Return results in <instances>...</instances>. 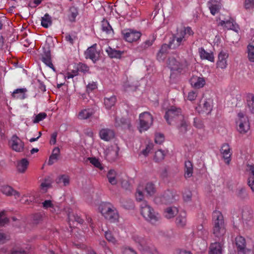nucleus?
<instances>
[{
	"mask_svg": "<svg viewBox=\"0 0 254 254\" xmlns=\"http://www.w3.org/2000/svg\"><path fill=\"white\" fill-rule=\"evenodd\" d=\"M212 221L213 235L218 239V241L223 240L226 229L223 216L220 211L215 210L213 212Z\"/></svg>",
	"mask_w": 254,
	"mask_h": 254,
	"instance_id": "f257e3e1",
	"label": "nucleus"
},
{
	"mask_svg": "<svg viewBox=\"0 0 254 254\" xmlns=\"http://www.w3.org/2000/svg\"><path fill=\"white\" fill-rule=\"evenodd\" d=\"M141 214L148 221L154 224L160 219V215L148 204L146 201H143L140 205Z\"/></svg>",
	"mask_w": 254,
	"mask_h": 254,
	"instance_id": "f03ea898",
	"label": "nucleus"
},
{
	"mask_svg": "<svg viewBox=\"0 0 254 254\" xmlns=\"http://www.w3.org/2000/svg\"><path fill=\"white\" fill-rule=\"evenodd\" d=\"M101 213L104 217L111 222L118 220L119 214L116 208L110 203H103L100 206Z\"/></svg>",
	"mask_w": 254,
	"mask_h": 254,
	"instance_id": "7ed1b4c3",
	"label": "nucleus"
},
{
	"mask_svg": "<svg viewBox=\"0 0 254 254\" xmlns=\"http://www.w3.org/2000/svg\"><path fill=\"white\" fill-rule=\"evenodd\" d=\"M179 198V196L175 192L171 190H167L160 196L155 197L154 202L157 204H169L175 202Z\"/></svg>",
	"mask_w": 254,
	"mask_h": 254,
	"instance_id": "20e7f679",
	"label": "nucleus"
},
{
	"mask_svg": "<svg viewBox=\"0 0 254 254\" xmlns=\"http://www.w3.org/2000/svg\"><path fill=\"white\" fill-rule=\"evenodd\" d=\"M184 116L182 114V110L180 108L171 106L165 113L164 118L169 125H173L179 120L183 119Z\"/></svg>",
	"mask_w": 254,
	"mask_h": 254,
	"instance_id": "39448f33",
	"label": "nucleus"
},
{
	"mask_svg": "<svg viewBox=\"0 0 254 254\" xmlns=\"http://www.w3.org/2000/svg\"><path fill=\"white\" fill-rule=\"evenodd\" d=\"M167 64L171 70L176 71L179 73L188 66V64L186 60L179 62L174 57L168 58Z\"/></svg>",
	"mask_w": 254,
	"mask_h": 254,
	"instance_id": "423d86ee",
	"label": "nucleus"
},
{
	"mask_svg": "<svg viewBox=\"0 0 254 254\" xmlns=\"http://www.w3.org/2000/svg\"><path fill=\"white\" fill-rule=\"evenodd\" d=\"M153 123L152 115L147 112H143L139 115V131L147 130Z\"/></svg>",
	"mask_w": 254,
	"mask_h": 254,
	"instance_id": "0eeeda50",
	"label": "nucleus"
},
{
	"mask_svg": "<svg viewBox=\"0 0 254 254\" xmlns=\"http://www.w3.org/2000/svg\"><path fill=\"white\" fill-rule=\"evenodd\" d=\"M186 40V37H184V33H181L178 30L176 34L172 35L169 43L172 49H175L183 44Z\"/></svg>",
	"mask_w": 254,
	"mask_h": 254,
	"instance_id": "6e6552de",
	"label": "nucleus"
},
{
	"mask_svg": "<svg viewBox=\"0 0 254 254\" xmlns=\"http://www.w3.org/2000/svg\"><path fill=\"white\" fill-rule=\"evenodd\" d=\"M122 34L123 38L128 42H133L138 40L140 36L141 33L135 30L131 29H124L122 31Z\"/></svg>",
	"mask_w": 254,
	"mask_h": 254,
	"instance_id": "1a4fd4ad",
	"label": "nucleus"
},
{
	"mask_svg": "<svg viewBox=\"0 0 254 254\" xmlns=\"http://www.w3.org/2000/svg\"><path fill=\"white\" fill-rule=\"evenodd\" d=\"M41 61L48 66L55 70V67L52 62L51 54L49 45L43 47V53L41 54Z\"/></svg>",
	"mask_w": 254,
	"mask_h": 254,
	"instance_id": "9d476101",
	"label": "nucleus"
},
{
	"mask_svg": "<svg viewBox=\"0 0 254 254\" xmlns=\"http://www.w3.org/2000/svg\"><path fill=\"white\" fill-rule=\"evenodd\" d=\"M97 44H94L89 47L84 53L86 59H90L93 63L97 61L100 57V53L96 50Z\"/></svg>",
	"mask_w": 254,
	"mask_h": 254,
	"instance_id": "9b49d317",
	"label": "nucleus"
},
{
	"mask_svg": "<svg viewBox=\"0 0 254 254\" xmlns=\"http://www.w3.org/2000/svg\"><path fill=\"white\" fill-rule=\"evenodd\" d=\"M11 148L16 152H21L23 150L24 142L16 135H13L10 141Z\"/></svg>",
	"mask_w": 254,
	"mask_h": 254,
	"instance_id": "f8f14e48",
	"label": "nucleus"
},
{
	"mask_svg": "<svg viewBox=\"0 0 254 254\" xmlns=\"http://www.w3.org/2000/svg\"><path fill=\"white\" fill-rule=\"evenodd\" d=\"M176 124L180 134L184 135L187 133L189 129V124L184 116L183 117V119L179 120Z\"/></svg>",
	"mask_w": 254,
	"mask_h": 254,
	"instance_id": "ddd939ff",
	"label": "nucleus"
},
{
	"mask_svg": "<svg viewBox=\"0 0 254 254\" xmlns=\"http://www.w3.org/2000/svg\"><path fill=\"white\" fill-rule=\"evenodd\" d=\"M235 241L238 254H246L248 250L246 248L245 238L242 236H238L236 238Z\"/></svg>",
	"mask_w": 254,
	"mask_h": 254,
	"instance_id": "4468645a",
	"label": "nucleus"
},
{
	"mask_svg": "<svg viewBox=\"0 0 254 254\" xmlns=\"http://www.w3.org/2000/svg\"><path fill=\"white\" fill-rule=\"evenodd\" d=\"M231 148L228 143H224L221 148L220 152L223 155V158L225 160L227 164H229L231 161V156L232 153L231 152Z\"/></svg>",
	"mask_w": 254,
	"mask_h": 254,
	"instance_id": "2eb2a0df",
	"label": "nucleus"
},
{
	"mask_svg": "<svg viewBox=\"0 0 254 254\" xmlns=\"http://www.w3.org/2000/svg\"><path fill=\"white\" fill-rule=\"evenodd\" d=\"M171 49H172V48H171V46H170L169 43L168 44H163L160 50L157 54L156 58L157 60L160 62L163 61L168 53L169 50Z\"/></svg>",
	"mask_w": 254,
	"mask_h": 254,
	"instance_id": "dca6fc26",
	"label": "nucleus"
},
{
	"mask_svg": "<svg viewBox=\"0 0 254 254\" xmlns=\"http://www.w3.org/2000/svg\"><path fill=\"white\" fill-rule=\"evenodd\" d=\"M228 57V54L224 51H221L218 55V60L217 63V67L222 69L227 67V59Z\"/></svg>",
	"mask_w": 254,
	"mask_h": 254,
	"instance_id": "f3484780",
	"label": "nucleus"
},
{
	"mask_svg": "<svg viewBox=\"0 0 254 254\" xmlns=\"http://www.w3.org/2000/svg\"><path fill=\"white\" fill-rule=\"evenodd\" d=\"M207 6L211 13L214 15L219 11L221 5L219 0H210L207 2Z\"/></svg>",
	"mask_w": 254,
	"mask_h": 254,
	"instance_id": "a211bd4d",
	"label": "nucleus"
},
{
	"mask_svg": "<svg viewBox=\"0 0 254 254\" xmlns=\"http://www.w3.org/2000/svg\"><path fill=\"white\" fill-rule=\"evenodd\" d=\"M0 190L3 194L6 196H9L13 195L15 198H18L20 196V193L18 191L15 190L11 186L8 185L2 186Z\"/></svg>",
	"mask_w": 254,
	"mask_h": 254,
	"instance_id": "6ab92c4d",
	"label": "nucleus"
},
{
	"mask_svg": "<svg viewBox=\"0 0 254 254\" xmlns=\"http://www.w3.org/2000/svg\"><path fill=\"white\" fill-rule=\"evenodd\" d=\"M190 82L193 87L199 89L203 87L205 84V80L203 77L195 76L191 78Z\"/></svg>",
	"mask_w": 254,
	"mask_h": 254,
	"instance_id": "aec40b11",
	"label": "nucleus"
},
{
	"mask_svg": "<svg viewBox=\"0 0 254 254\" xmlns=\"http://www.w3.org/2000/svg\"><path fill=\"white\" fill-rule=\"evenodd\" d=\"M115 126L116 127H122L125 128L129 129L131 127L130 121L126 118H120L117 117L115 118Z\"/></svg>",
	"mask_w": 254,
	"mask_h": 254,
	"instance_id": "412c9836",
	"label": "nucleus"
},
{
	"mask_svg": "<svg viewBox=\"0 0 254 254\" xmlns=\"http://www.w3.org/2000/svg\"><path fill=\"white\" fill-rule=\"evenodd\" d=\"M100 138L105 141H109L114 137L115 133L110 129L103 128L99 132Z\"/></svg>",
	"mask_w": 254,
	"mask_h": 254,
	"instance_id": "4be33fe9",
	"label": "nucleus"
},
{
	"mask_svg": "<svg viewBox=\"0 0 254 254\" xmlns=\"http://www.w3.org/2000/svg\"><path fill=\"white\" fill-rule=\"evenodd\" d=\"M223 244L221 242L212 243L209 247V254H222Z\"/></svg>",
	"mask_w": 254,
	"mask_h": 254,
	"instance_id": "5701e85b",
	"label": "nucleus"
},
{
	"mask_svg": "<svg viewBox=\"0 0 254 254\" xmlns=\"http://www.w3.org/2000/svg\"><path fill=\"white\" fill-rule=\"evenodd\" d=\"M132 240L137 244H138V249L140 250V249H142L143 247L146 246V244L149 242L146 238L138 235V234H134L132 236Z\"/></svg>",
	"mask_w": 254,
	"mask_h": 254,
	"instance_id": "b1692460",
	"label": "nucleus"
},
{
	"mask_svg": "<svg viewBox=\"0 0 254 254\" xmlns=\"http://www.w3.org/2000/svg\"><path fill=\"white\" fill-rule=\"evenodd\" d=\"M213 100L210 99H204L200 101V106L202 107L203 112L210 113L212 110Z\"/></svg>",
	"mask_w": 254,
	"mask_h": 254,
	"instance_id": "393cba45",
	"label": "nucleus"
},
{
	"mask_svg": "<svg viewBox=\"0 0 254 254\" xmlns=\"http://www.w3.org/2000/svg\"><path fill=\"white\" fill-rule=\"evenodd\" d=\"M198 52L201 59L207 60L210 62L214 61V57L212 53H208L202 47L199 48Z\"/></svg>",
	"mask_w": 254,
	"mask_h": 254,
	"instance_id": "a878e982",
	"label": "nucleus"
},
{
	"mask_svg": "<svg viewBox=\"0 0 254 254\" xmlns=\"http://www.w3.org/2000/svg\"><path fill=\"white\" fill-rule=\"evenodd\" d=\"M94 114V112L93 109H85L79 112L78 118L80 120H86L90 118Z\"/></svg>",
	"mask_w": 254,
	"mask_h": 254,
	"instance_id": "bb28decb",
	"label": "nucleus"
},
{
	"mask_svg": "<svg viewBox=\"0 0 254 254\" xmlns=\"http://www.w3.org/2000/svg\"><path fill=\"white\" fill-rule=\"evenodd\" d=\"M109 57L111 58L120 59L124 54L123 51L117 50L109 47L106 50Z\"/></svg>",
	"mask_w": 254,
	"mask_h": 254,
	"instance_id": "cd10ccee",
	"label": "nucleus"
},
{
	"mask_svg": "<svg viewBox=\"0 0 254 254\" xmlns=\"http://www.w3.org/2000/svg\"><path fill=\"white\" fill-rule=\"evenodd\" d=\"M143 247L142 249H140L139 250L141 252L142 254H157V252L155 247L150 244L149 242L147 244Z\"/></svg>",
	"mask_w": 254,
	"mask_h": 254,
	"instance_id": "c85d7f7f",
	"label": "nucleus"
},
{
	"mask_svg": "<svg viewBox=\"0 0 254 254\" xmlns=\"http://www.w3.org/2000/svg\"><path fill=\"white\" fill-rule=\"evenodd\" d=\"M185 178H189L192 176L193 174V165L192 163L189 160L186 161L185 163Z\"/></svg>",
	"mask_w": 254,
	"mask_h": 254,
	"instance_id": "c756f323",
	"label": "nucleus"
},
{
	"mask_svg": "<svg viewBox=\"0 0 254 254\" xmlns=\"http://www.w3.org/2000/svg\"><path fill=\"white\" fill-rule=\"evenodd\" d=\"M26 92L27 89L26 88L16 89L13 92L12 96L14 98L23 100L26 97L25 94Z\"/></svg>",
	"mask_w": 254,
	"mask_h": 254,
	"instance_id": "7c9ffc66",
	"label": "nucleus"
},
{
	"mask_svg": "<svg viewBox=\"0 0 254 254\" xmlns=\"http://www.w3.org/2000/svg\"><path fill=\"white\" fill-rule=\"evenodd\" d=\"M155 38L153 37L151 40L148 39L142 43L139 46L136 48V51L139 52H142L145 51L149 47L152 45Z\"/></svg>",
	"mask_w": 254,
	"mask_h": 254,
	"instance_id": "2f4dec72",
	"label": "nucleus"
},
{
	"mask_svg": "<svg viewBox=\"0 0 254 254\" xmlns=\"http://www.w3.org/2000/svg\"><path fill=\"white\" fill-rule=\"evenodd\" d=\"M239 127L238 130L240 133H245L248 131L250 128V126L248 119H245L241 122H238Z\"/></svg>",
	"mask_w": 254,
	"mask_h": 254,
	"instance_id": "473e14b6",
	"label": "nucleus"
},
{
	"mask_svg": "<svg viewBox=\"0 0 254 254\" xmlns=\"http://www.w3.org/2000/svg\"><path fill=\"white\" fill-rule=\"evenodd\" d=\"M119 148L118 147H112L106 151L107 157L111 160H114L118 156Z\"/></svg>",
	"mask_w": 254,
	"mask_h": 254,
	"instance_id": "72a5a7b5",
	"label": "nucleus"
},
{
	"mask_svg": "<svg viewBox=\"0 0 254 254\" xmlns=\"http://www.w3.org/2000/svg\"><path fill=\"white\" fill-rule=\"evenodd\" d=\"M60 153V150L59 147H56L53 149L52 153L50 155L48 161V164L49 165H53L58 160Z\"/></svg>",
	"mask_w": 254,
	"mask_h": 254,
	"instance_id": "f704fd0d",
	"label": "nucleus"
},
{
	"mask_svg": "<svg viewBox=\"0 0 254 254\" xmlns=\"http://www.w3.org/2000/svg\"><path fill=\"white\" fill-rule=\"evenodd\" d=\"M249 111L252 113H254V95L253 94H249L247 96V106Z\"/></svg>",
	"mask_w": 254,
	"mask_h": 254,
	"instance_id": "c9c22d12",
	"label": "nucleus"
},
{
	"mask_svg": "<svg viewBox=\"0 0 254 254\" xmlns=\"http://www.w3.org/2000/svg\"><path fill=\"white\" fill-rule=\"evenodd\" d=\"M178 212V209L176 207H169L167 208L165 211V216L168 219L173 218Z\"/></svg>",
	"mask_w": 254,
	"mask_h": 254,
	"instance_id": "e433bc0d",
	"label": "nucleus"
},
{
	"mask_svg": "<svg viewBox=\"0 0 254 254\" xmlns=\"http://www.w3.org/2000/svg\"><path fill=\"white\" fill-rule=\"evenodd\" d=\"M29 162L26 158L21 159L17 164V169L19 172L24 173L27 169Z\"/></svg>",
	"mask_w": 254,
	"mask_h": 254,
	"instance_id": "4c0bfd02",
	"label": "nucleus"
},
{
	"mask_svg": "<svg viewBox=\"0 0 254 254\" xmlns=\"http://www.w3.org/2000/svg\"><path fill=\"white\" fill-rule=\"evenodd\" d=\"M116 97L113 95L111 97H106L104 98V104L107 109H111L112 107L114 106L116 102Z\"/></svg>",
	"mask_w": 254,
	"mask_h": 254,
	"instance_id": "58836bf2",
	"label": "nucleus"
},
{
	"mask_svg": "<svg viewBox=\"0 0 254 254\" xmlns=\"http://www.w3.org/2000/svg\"><path fill=\"white\" fill-rule=\"evenodd\" d=\"M69 14L68 15L69 20L73 22L75 21V18L78 14V9L74 6L70 7L69 9Z\"/></svg>",
	"mask_w": 254,
	"mask_h": 254,
	"instance_id": "ea45409f",
	"label": "nucleus"
},
{
	"mask_svg": "<svg viewBox=\"0 0 254 254\" xmlns=\"http://www.w3.org/2000/svg\"><path fill=\"white\" fill-rule=\"evenodd\" d=\"M52 24V18L51 16L46 13L43 17L41 18V25L44 28H48Z\"/></svg>",
	"mask_w": 254,
	"mask_h": 254,
	"instance_id": "a19ab883",
	"label": "nucleus"
},
{
	"mask_svg": "<svg viewBox=\"0 0 254 254\" xmlns=\"http://www.w3.org/2000/svg\"><path fill=\"white\" fill-rule=\"evenodd\" d=\"M56 182L58 184H62L64 186H67L69 184V177L66 175H62L56 179Z\"/></svg>",
	"mask_w": 254,
	"mask_h": 254,
	"instance_id": "79ce46f5",
	"label": "nucleus"
},
{
	"mask_svg": "<svg viewBox=\"0 0 254 254\" xmlns=\"http://www.w3.org/2000/svg\"><path fill=\"white\" fill-rule=\"evenodd\" d=\"M102 30L105 32L107 34H112L114 32L113 29L108 20L104 19L102 21Z\"/></svg>",
	"mask_w": 254,
	"mask_h": 254,
	"instance_id": "37998d69",
	"label": "nucleus"
},
{
	"mask_svg": "<svg viewBox=\"0 0 254 254\" xmlns=\"http://www.w3.org/2000/svg\"><path fill=\"white\" fill-rule=\"evenodd\" d=\"M248 58L251 62L254 63V44L252 42L247 46Z\"/></svg>",
	"mask_w": 254,
	"mask_h": 254,
	"instance_id": "c03bdc74",
	"label": "nucleus"
},
{
	"mask_svg": "<svg viewBox=\"0 0 254 254\" xmlns=\"http://www.w3.org/2000/svg\"><path fill=\"white\" fill-rule=\"evenodd\" d=\"M116 176V173L114 170H110L108 172L107 178L108 179L109 182L112 185H116L117 183Z\"/></svg>",
	"mask_w": 254,
	"mask_h": 254,
	"instance_id": "a18cd8bd",
	"label": "nucleus"
},
{
	"mask_svg": "<svg viewBox=\"0 0 254 254\" xmlns=\"http://www.w3.org/2000/svg\"><path fill=\"white\" fill-rule=\"evenodd\" d=\"M236 195L240 199L244 200L248 198V194L245 188H239L237 190Z\"/></svg>",
	"mask_w": 254,
	"mask_h": 254,
	"instance_id": "49530a36",
	"label": "nucleus"
},
{
	"mask_svg": "<svg viewBox=\"0 0 254 254\" xmlns=\"http://www.w3.org/2000/svg\"><path fill=\"white\" fill-rule=\"evenodd\" d=\"M186 214L185 212L181 213L176 218V223L179 226L183 227L186 225Z\"/></svg>",
	"mask_w": 254,
	"mask_h": 254,
	"instance_id": "de8ad7c7",
	"label": "nucleus"
},
{
	"mask_svg": "<svg viewBox=\"0 0 254 254\" xmlns=\"http://www.w3.org/2000/svg\"><path fill=\"white\" fill-rule=\"evenodd\" d=\"M225 27L227 29L233 30L236 32H238L239 29L238 25L232 19L226 21Z\"/></svg>",
	"mask_w": 254,
	"mask_h": 254,
	"instance_id": "09e8293b",
	"label": "nucleus"
},
{
	"mask_svg": "<svg viewBox=\"0 0 254 254\" xmlns=\"http://www.w3.org/2000/svg\"><path fill=\"white\" fill-rule=\"evenodd\" d=\"M196 234L198 237L204 238L208 235V232L206 230L204 229L202 225H199L196 228Z\"/></svg>",
	"mask_w": 254,
	"mask_h": 254,
	"instance_id": "8fccbe9b",
	"label": "nucleus"
},
{
	"mask_svg": "<svg viewBox=\"0 0 254 254\" xmlns=\"http://www.w3.org/2000/svg\"><path fill=\"white\" fill-rule=\"evenodd\" d=\"M145 190L147 194L149 196L153 195L156 191V189L154 185L152 183H148L146 184Z\"/></svg>",
	"mask_w": 254,
	"mask_h": 254,
	"instance_id": "3c124183",
	"label": "nucleus"
},
{
	"mask_svg": "<svg viewBox=\"0 0 254 254\" xmlns=\"http://www.w3.org/2000/svg\"><path fill=\"white\" fill-rule=\"evenodd\" d=\"M9 254H28V253L21 247L15 246L10 250Z\"/></svg>",
	"mask_w": 254,
	"mask_h": 254,
	"instance_id": "603ef678",
	"label": "nucleus"
},
{
	"mask_svg": "<svg viewBox=\"0 0 254 254\" xmlns=\"http://www.w3.org/2000/svg\"><path fill=\"white\" fill-rule=\"evenodd\" d=\"M165 154L164 151L161 149L158 150L155 153L154 160L156 162H159L162 161L165 157Z\"/></svg>",
	"mask_w": 254,
	"mask_h": 254,
	"instance_id": "864d4df0",
	"label": "nucleus"
},
{
	"mask_svg": "<svg viewBox=\"0 0 254 254\" xmlns=\"http://www.w3.org/2000/svg\"><path fill=\"white\" fill-rule=\"evenodd\" d=\"M105 237L106 240L110 243L115 245L117 243V240L114 237L111 231H106L105 233Z\"/></svg>",
	"mask_w": 254,
	"mask_h": 254,
	"instance_id": "5fc2aeb1",
	"label": "nucleus"
},
{
	"mask_svg": "<svg viewBox=\"0 0 254 254\" xmlns=\"http://www.w3.org/2000/svg\"><path fill=\"white\" fill-rule=\"evenodd\" d=\"M5 214L6 212L4 210L0 212V227L3 226L9 222V219Z\"/></svg>",
	"mask_w": 254,
	"mask_h": 254,
	"instance_id": "6e6d98bb",
	"label": "nucleus"
},
{
	"mask_svg": "<svg viewBox=\"0 0 254 254\" xmlns=\"http://www.w3.org/2000/svg\"><path fill=\"white\" fill-rule=\"evenodd\" d=\"M77 69L76 71H80L85 74L89 72V67L84 64L79 63L77 65Z\"/></svg>",
	"mask_w": 254,
	"mask_h": 254,
	"instance_id": "4d7b16f0",
	"label": "nucleus"
},
{
	"mask_svg": "<svg viewBox=\"0 0 254 254\" xmlns=\"http://www.w3.org/2000/svg\"><path fill=\"white\" fill-rule=\"evenodd\" d=\"M90 162L95 167L99 168L100 170H102L103 169V167L102 166L99 160L94 157V158H89Z\"/></svg>",
	"mask_w": 254,
	"mask_h": 254,
	"instance_id": "13d9d810",
	"label": "nucleus"
},
{
	"mask_svg": "<svg viewBox=\"0 0 254 254\" xmlns=\"http://www.w3.org/2000/svg\"><path fill=\"white\" fill-rule=\"evenodd\" d=\"M47 117L46 113L44 112L40 113L36 116L34 120H33V123H38L39 122L42 121L44 119H45Z\"/></svg>",
	"mask_w": 254,
	"mask_h": 254,
	"instance_id": "bf43d9fd",
	"label": "nucleus"
},
{
	"mask_svg": "<svg viewBox=\"0 0 254 254\" xmlns=\"http://www.w3.org/2000/svg\"><path fill=\"white\" fill-rule=\"evenodd\" d=\"M193 125L195 127L199 129H201L204 127L202 121L197 118H194Z\"/></svg>",
	"mask_w": 254,
	"mask_h": 254,
	"instance_id": "052dcab7",
	"label": "nucleus"
},
{
	"mask_svg": "<svg viewBox=\"0 0 254 254\" xmlns=\"http://www.w3.org/2000/svg\"><path fill=\"white\" fill-rule=\"evenodd\" d=\"M97 88V84L95 82H92L89 83L86 86V91L89 94L94 90Z\"/></svg>",
	"mask_w": 254,
	"mask_h": 254,
	"instance_id": "680f3d73",
	"label": "nucleus"
},
{
	"mask_svg": "<svg viewBox=\"0 0 254 254\" xmlns=\"http://www.w3.org/2000/svg\"><path fill=\"white\" fill-rule=\"evenodd\" d=\"M99 245L104 249L106 254H110L111 251L110 249L107 246V243L104 240H101L99 242Z\"/></svg>",
	"mask_w": 254,
	"mask_h": 254,
	"instance_id": "e2e57ef3",
	"label": "nucleus"
},
{
	"mask_svg": "<svg viewBox=\"0 0 254 254\" xmlns=\"http://www.w3.org/2000/svg\"><path fill=\"white\" fill-rule=\"evenodd\" d=\"M164 140V136L163 134L157 133L155 135V141L156 143L161 144Z\"/></svg>",
	"mask_w": 254,
	"mask_h": 254,
	"instance_id": "0e129e2a",
	"label": "nucleus"
},
{
	"mask_svg": "<svg viewBox=\"0 0 254 254\" xmlns=\"http://www.w3.org/2000/svg\"><path fill=\"white\" fill-rule=\"evenodd\" d=\"M244 6L246 9H251L254 7V0H245Z\"/></svg>",
	"mask_w": 254,
	"mask_h": 254,
	"instance_id": "69168bd1",
	"label": "nucleus"
},
{
	"mask_svg": "<svg viewBox=\"0 0 254 254\" xmlns=\"http://www.w3.org/2000/svg\"><path fill=\"white\" fill-rule=\"evenodd\" d=\"M181 33H184V37H186V35L188 34L189 36L193 34V32L190 27L185 28L184 30H181L179 31Z\"/></svg>",
	"mask_w": 254,
	"mask_h": 254,
	"instance_id": "338daca9",
	"label": "nucleus"
},
{
	"mask_svg": "<svg viewBox=\"0 0 254 254\" xmlns=\"http://www.w3.org/2000/svg\"><path fill=\"white\" fill-rule=\"evenodd\" d=\"M136 199L138 201H141L143 200V194L142 190L138 188L137 189L136 193L135 194Z\"/></svg>",
	"mask_w": 254,
	"mask_h": 254,
	"instance_id": "774afa93",
	"label": "nucleus"
}]
</instances>
